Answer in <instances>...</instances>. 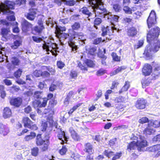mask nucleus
<instances>
[{
    "label": "nucleus",
    "instance_id": "2",
    "mask_svg": "<svg viewBox=\"0 0 160 160\" xmlns=\"http://www.w3.org/2000/svg\"><path fill=\"white\" fill-rule=\"evenodd\" d=\"M26 2V0H16L15 2L6 0L4 2V3H1V9L5 13L8 14L9 13L10 14H13L14 12L10 10L14 9L15 5L20 6L21 5L25 4Z\"/></svg>",
    "mask_w": 160,
    "mask_h": 160
},
{
    "label": "nucleus",
    "instance_id": "13",
    "mask_svg": "<svg viewBox=\"0 0 160 160\" xmlns=\"http://www.w3.org/2000/svg\"><path fill=\"white\" fill-rule=\"evenodd\" d=\"M139 139L140 140H137L136 142L138 150V151H140L141 150L142 148L147 146L148 144L147 141L143 137L140 135Z\"/></svg>",
    "mask_w": 160,
    "mask_h": 160
},
{
    "label": "nucleus",
    "instance_id": "16",
    "mask_svg": "<svg viewBox=\"0 0 160 160\" xmlns=\"http://www.w3.org/2000/svg\"><path fill=\"white\" fill-rule=\"evenodd\" d=\"M160 144L154 145L152 146L148 147L146 149V151L149 152H156L157 153L154 156V157L158 158L160 156Z\"/></svg>",
    "mask_w": 160,
    "mask_h": 160
},
{
    "label": "nucleus",
    "instance_id": "11",
    "mask_svg": "<svg viewBox=\"0 0 160 160\" xmlns=\"http://www.w3.org/2000/svg\"><path fill=\"white\" fill-rule=\"evenodd\" d=\"M147 23L149 28L154 26L157 23L156 13L154 11L151 12L147 20Z\"/></svg>",
    "mask_w": 160,
    "mask_h": 160
},
{
    "label": "nucleus",
    "instance_id": "64",
    "mask_svg": "<svg viewBox=\"0 0 160 160\" xmlns=\"http://www.w3.org/2000/svg\"><path fill=\"white\" fill-rule=\"evenodd\" d=\"M106 72L105 70L101 68L97 71L96 74L98 76H100L104 74Z\"/></svg>",
    "mask_w": 160,
    "mask_h": 160
},
{
    "label": "nucleus",
    "instance_id": "52",
    "mask_svg": "<svg viewBox=\"0 0 160 160\" xmlns=\"http://www.w3.org/2000/svg\"><path fill=\"white\" fill-rule=\"evenodd\" d=\"M105 40H102V38H98L94 39L93 41L92 44L94 45H97L102 42H104Z\"/></svg>",
    "mask_w": 160,
    "mask_h": 160
},
{
    "label": "nucleus",
    "instance_id": "21",
    "mask_svg": "<svg viewBox=\"0 0 160 160\" xmlns=\"http://www.w3.org/2000/svg\"><path fill=\"white\" fill-rule=\"evenodd\" d=\"M44 29L39 27L38 25H36L33 28H32L31 32L34 35H40L42 33Z\"/></svg>",
    "mask_w": 160,
    "mask_h": 160
},
{
    "label": "nucleus",
    "instance_id": "5",
    "mask_svg": "<svg viewBox=\"0 0 160 160\" xmlns=\"http://www.w3.org/2000/svg\"><path fill=\"white\" fill-rule=\"evenodd\" d=\"M54 95L52 93H49L47 95V97H44L42 98V102L40 100L35 99L32 102V106L34 108H42L45 107L47 104L48 100L53 98Z\"/></svg>",
    "mask_w": 160,
    "mask_h": 160
},
{
    "label": "nucleus",
    "instance_id": "6",
    "mask_svg": "<svg viewBox=\"0 0 160 160\" xmlns=\"http://www.w3.org/2000/svg\"><path fill=\"white\" fill-rule=\"evenodd\" d=\"M84 151L87 154L86 160H93L94 156L93 155L94 150L93 145L90 142H88L84 145Z\"/></svg>",
    "mask_w": 160,
    "mask_h": 160
},
{
    "label": "nucleus",
    "instance_id": "1",
    "mask_svg": "<svg viewBox=\"0 0 160 160\" xmlns=\"http://www.w3.org/2000/svg\"><path fill=\"white\" fill-rule=\"evenodd\" d=\"M160 32V29L158 27L151 29L149 31L147 34V40L150 44L147 47V52L155 53L159 50L160 48V41H157L156 42L152 44L150 43L152 41L157 39L159 35Z\"/></svg>",
    "mask_w": 160,
    "mask_h": 160
},
{
    "label": "nucleus",
    "instance_id": "34",
    "mask_svg": "<svg viewBox=\"0 0 160 160\" xmlns=\"http://www.w3.org/2000/svg\"><path fill=\"white\" fill-rule=\"evenodd\" d=\"M136 8L134 7H132L130 8L128 6H125L123 8V10L125 13L131 14H132V12H135Z\"/></svg>",
    "mask_w": 160,
    "mask_h": 160
},
{
    "label": "nucleus",
    "instance_id": "46",
    "mask_svg": "<svg viewBox=\"0 0 160 160\" xmlns=\"http://www.w3.org/2000/svg\"><path fill=\"white\" fill-rule=\"evenodd\" d=\"M150 120L146 117H142L139 119L138 122L141 124H143L145 123H148L150 122Z\"/></svg>",
    "mask_w": 160,
    "mask_h": 160
},
{
    "label": "nucleus",
    "instance_id": "44",
    "mask_svg": "<svg viewBox=\"0 0 160 160\" xmlns=\"http://www.w3.org/2000/svg\"><path fill=\"white\" fill-rule=\"evenodd\" d=\"M82 104V103H79L73 106V107L68 111V114L69 115H71L72 113L75 111Z\"/></svg>",
    "mask_w": 160,
    "mask_h": 160
},
{
    "label": "nucleus",
    "instance_id": "12",
    "mask_svg": "<svg viewBox=\"0 0 160 160\" xmlns=\"http://www.w3.org/2000/svg\"><path fill=\"white\" fill-rule=\"evenodd\" d=\"M57 131V137L58 139L61 141V144L63 145L64 143H67L68 141L69 137L66 135L65 132L62 131L61 129L58 128Z\"/></svg>",
    "mask_w": 160,
    "mask_h": 160
},
{
    "label": "nucleus",
    "instance_id": "15",
    "mask_svg": "<svg viewBox=\"0 0 160 160\" xmlns=\"http://www.w3.org/2000/svg\"><path fill=\"white\" fill-rule=\"evenodd\" d=\"M37 12V8H30L29 9L28 12L25 15V17L29 20L33 21L36 17Z\"/></svg>",
    "mask_w": 160,
    "mask_h": 160
},
{
    "label": "nucleus",
    "instance_id": "30",
    "mask_svg": "<svg viewBox=\"0 0 160 160\" xmlns=\"http://www.w3.org/2000/svg\"><path fill=\"white\" fill-rule=\"evenodd\" d=\"M130 87V82L128 81H126L124 85L119 91V93L120 94L123 92L128 91Z\"/></svg>",
    "mask_w": 160,
    "mask_h": 160
},
{
    "label": "nucleus",
    "instance_id": "62",
    "mask_svg": "<svg viewBox=\"0 0 160 160\" xmlns=\"http://www.w3.org/2000/svg\"><path fill=\"white\" fill-rule=\"evenodd\" d=\"M124 107V106L123 105L121 104H118L117 105L115 109L117 111L121 112L123 111Z\"/></svg>",
    "mask_w": 160,
    "mask_h": 160
},
{
    "label": "nucleus",
    "instance_id": "40",
    "mask_svg": "<svg viewBox=\"0 0 160 160\" xmlns=\"http://www.w3.org/2000/svg\"><path fill=\"white\" fill-rule=\"evenodd\" d=\"M78 73L77 71L72 69L71 70L69 73L70 78L71 79H76L78 77Z\"/></svg>",
    "mask_w": 160,
    "mask_h": 160
},
{
    "label": "nucleus",
    "instance_id": "60",
    "mask_svg": "<svg viewBox=\"0 0 160 160\" xmlns=\"http://www.w3.org/2000/svg\"><path fill=\"white\" fill-rule=\"evenodd\" d=\"M56 64L58 68L60 69H62L65 66L64 63L60 60L57 61Z\"/></svg>",
    "mask_w": 160,
    "mask_h": 160
},
{
    "label": "nucleus",
    "instance_id": "17",
    "mask_svg": "<svg viewBox=\"0 0 160 160\" xmlns=\"http://www.w3.org/2000/svg\"><path fill=\"white\" fill-rule=\"evenodd\" d=\"M147 104V101L142 98L137 100L135 103V106L138 109H143L146 108Z\"/></svg>",
    "mask_w": 160,
    "mask_h": 160
},
{
    "label": "nucleus",
    "instance_id": "7",
    "mask_svg": "<svg viewBox=\"0 0 160 160\" xmlns=\"http://www.w3.org/2000/svg\"><path fill=\"white\" fill-rule=\"evenodd\" d=\"M57 45L55 43H52L51 41L49 42H45L43 44L42 48L47 52L50 51L53 55L56 56Z\"/></svg>",
    "mask_w": 160,
    "mask_h": 160
},
{
    "label": "nucleus",
    "instance_id": "10",
    "mask_svg": "<svg viewBox=\"0 0 160 160\" xmlns=\"http://www.w3.org/2000/svg\"><path fill=\"white\" fill-rule=\"evenodd\" d=\"M20 62V60L18 58L12 57L11 58V63H7L6 67L9 71L13 70L16 68V66L19 65Z\"/></svg>",
    "mask_w": 160,
    "mask_h": 160
},
{
    "label": "nucleus",
    "instance_id": "9",
    "mask_svg": "<svg viewBox=\"0 0 160 160\" xmlns=\"http://www.w3.org/2000/svg\"><path fill=\"white\" fill-rule=\"evenodd\" d=\"M152 67L153 70L152 74V79H155L160 75V63L153 62H152Z\"/></svg>",
    "mask_w": 160,
    "mask_h": 160
},
{
    "label": "nucleus",
    "instance_id": "14",
    "mask_svg": "<svg viewBox=\"0 0 160 160\" xmlns=\"http://www.w3.org/2000/svg\"><path fill=\"white\" fill-rule=\"evenodd\" d=\"M10 104L16 108H19L22 104V99L20 97H12L10 98Z\"/></svg>",
    "mask_w": 160,
    "mask_h": 160
},
{
    "label": "nucleus",
    "instance_id": "51",
    "mask_svg": "<svg viewBox=\"0 0 160 160\" xmlns=\"http://www.w3.org/2000/svg\"><path fill=\"white\" fill-rule=\"evenodd\" d=\"M39 149L37 147H35L31 149V155L34 157L38 156V154Z\"/></svg>",
    "mask_w": 160,
    "mask_h": 160
},
{
    "label": "nucleus",
    "instance_id": "36",
    "mask_svg": "<svg viewBox=\"0 0 160 160\" xmlns=\"http://www.w3.org/2000/svg\"><path fill=\"white\" fill-rule=\"evenodd\" d=\"M148 125L155 128H158L160 127V122L157 120H150V122L148 123Z\"/></svg>",
    "mask_w": 160,
    "mask_h": 160
},
{
    "label": "nucleus",
    "instance_id": "54",
    "mask_svg": "<svg viewBox=\"0 0 160 160\" xmlns=\"http://www.w3.org/2000/svg\"><path fill=\"white\" fill-rule=\"evenodd\" d=\"M113 9L116 12H119L121 10V6L118 4L115 3L112 5Z\"/></svg>",
    "mask_w": 160,
    "mask_h": 160
},
{
    "label": "nucleus",
    "instance_id": "27",
    "mask_svg": "<svg viewBox=\"0 0 160 160\" xmlns=\"http://www.w3.org/2000/svg\"><path fill=\"white\" fill-rule=\"evenodd\" d=\"M74 32H75V31L72 30L71 28L68 29V33H62L60 35V37L58 36L57 37L58 39H61V38H63L65 39H67L68 38L70 37L72 33H73Z\"/></svg>",
    "mask_w": 160,
    "mask_h": 160
},
{
    "label": "nucleus",
    "instance_id": "55",
    "mask_svg": "<svg viewBox=\"0 0 160 160\" xmlns=\"http://www.w3.org/2000/svg\"><path fill=\"white\" fill-rule=\"evenodd\" d=\"M102 22V20L101 18H96L94 21V27L97 29V26L99 25Z\"/></svg>",
    "mask_w": 160,
    "mask_h": 160
},
{
    "label": "nucleus",
    "instance_id": "41",
    "mask_svg": "<svg viewBox=\"0 0 160 160\" xmlns=\"http://www.w3.org/2000/svg\"><path fill=\"white\" fill-rule=\"evenodd\" d=\"M84 63L88 67L90 68H93L95 65L94 61L88 59L85 60Z\"/></svg>",
    "mask_w": 160,
    "mask_h": 160
},
{
    "label": "nucleus",
    "instance_id": "49",
    "mask_svg": "<svg viewBox=\"0 0 160 160\" xmlns=\"http://www.w3.org/2000/svg\"><path fill=\"white\" fill-rule=\"evenodd\" d=\"M22 72V70L19 68L14 72L13 75L16 78H18L21 77Z\"/></svg>",
    "mask_w": 160,
    "mask_h": 160
},
{
    "label": "nucleus",
    "instance_id": "37",
    "mask_svg": "<svg viewBox=\"0 0 160 160\" xmlns=\"http://www.w3.org/2000/svg\"><path fill=\"white\" fill-rule=\"evenodd\" d=\"M111 56L113 61L117 62H119L121 61V56H118L116 53L112 52L111 54Z\"/></svg>",
    "mask_w": 160,
    "mask_h": 160
},
{
    "label": "nucleus",
    "instance_id": "4",
    "mask_svg": "<svg viewBox=\"0 0 160 160\" xmlns=\"http://www.w3.org/2000/svg\"><path fill=\"white\" fill-rule=\"evenodd\" d=\"M42 69H46L49 72H51L52 71L53 72H55V70L52 68H50L49 67L42 66V67L41 70L36 69L33 72V75L37 78L42 77V78H47L49 77L50 75V73L46 71H42Z\"/></svg>",
    "mask_w": 160,
    "mask_h": 160
},
{
    "label": "nucleus",
    "instance_id": "8",
    "mask_svg": "<svg viewBox=\"0 0 160 160\" xmlns=\"http://www.w3.org/2000/svg\"><path fill=\"white\" fill-rule=\"evenodd\" d=\"M22 123L25 128H27L31 130L36 131L38 129L36 124L34 123L28 117H24L22 118Z\"/></svg>",
    "mask_w": 160,
    "mask_h": 160
},
{
    "label": "nucleus",
    "instance_id": "33",
    "mask_svg": "<svg viewBox=\"0 0 160 160\" xmlns=\"http://www.w3.org/2000/svg\"><path fill=\"white\" fill-rule=\"evenodd\" d=\"M151 126H148L143 131V133L146 136L150 135L152 134L154 132L153 128L150 127Z\"/></svg>",
    "mask_w": 160,
    "mask_h": 160
},
{
    "label": "nucleus",
    "instance_id": "56",
    "mask_svg": "<svg viewBox=\"0 0 160 160\" xmlns=\"http://www.w3.org/2000/svg\"><path fill=\"white\" fill-rule=\"evenodd\" d=\"M76 3V1L74 0H69L65 2V4L70 6H74Z\"/></svg>",
    "mask_w": 160,
    "mask_h": 160
},
{
    "label": "nucleus",
    "instance_id": "57",
    "mask_svg": "<svg viewBox=\"0 0 160 160\" xmlns=\"http://www.w3.org/2000/svg\"><path fill=\"white\" fill-rule=\"evenodd\" d=\"M104 17L107 18L108 20H111L113 15L112 14V13L108 11L107 10V12L105 13L104 14Z\"/></svg>",
    "mask_w": 160,
    "mask_h": 160
},
{
    "label": "nucleus",
    "instance_id": "22",
    "mask_svg": "<svg viewBox=\"0 0 160 160\" xmlns=\"http://www.w3.org/2000/svg\"><path fill=\"white\" fill-rule=\"evenodd\" d=\"M66 28L65 26L62 27L61 26L57 25L56 26L55 30V33L56 34V36H60L62 33L63 32L66 31Z\"/></svg>",
    "mask_w": 160,
    "mask_h": 160
},
{
    "label": "nucleus",
    "instance_id": "53",
    "mask_svg": "<svg viewBox=\"0 0 160 160\" xmlns=\"http://www.w3.org/2000/svg\"><path fill=\"white\" fill-rule=\"evenodd\" d=\"M82 12L83 14L87 15L88 17L91 16L92 15V13L89 12L88 8L86 7H84L82 8Z\"/></svg>",
    "mask_w": 160,
    "mask_h": 160
},
{
    "label": "nucleus",
    "instance_id": "28",
    "mask_svg": "<svg viewBox=\"0 0 160 160\" xmlns=\"http://www.w3.org/2000/svg\"><path fill=\"white\" fill-rule=\"evenodd\" d=\"M10 32L9 28H2L1 29V34L2 37L7 39L9 36V33Z\"/></svg>",
    "mask_w": 160,
    "mask_h": 160
},
{
    "label": "nucleus",
    "instance_id": "61",
    "mask_svg": "<svg viewBox=\"0 0 160 160\" xmlns=\"http://www.w3.org/2000/svg\"><path fill=\"white\" fill-rule=\"evenodd\" d=\"M41 131L42 132H45L48 127V124L47 122L42 123L41 124Z\"/></svg>",
    "mask_w": 160,
    "mask_h": 160
},
{
    "label": "nucleus",
    "instance_id": "32",
    "mask_svg": "<svg viewBox=\"0 0 160 160\" xmlns=\"http://www.w3.org/2000/svg\"><path fill=\"white\" fill-rule=\"evenodd\" d=\"M71 135L73 140L78 141L80 139V137L79 135L74 130H71L70 132Z\"/></svg>",
    "mask_w": 160,
    "mask_h": 160
},
{
    "label": "nucleus",
    "instance_id": "39",
    "mask_svg": "<svg viewBox=\"0 0 160 160\" xmlns=\"http://www.w3.org/2000/svg\"><path fill=\"white\" fill-rule=\"evenodd\" d=\"M36 135L35 132H31L30 134L26 136L24 138L25 141H28L36 137Z\"/></svg>",
    "mask_w": 160,
    "mask_h": 160
},
{
    "label": "nucleus",
    "instance_id": "18",
    "mask_svg": "<svg viewBox=\"0 0 160 160\" xmlns=\"http://www.w3.org/2000/svg\"><path fill=\"white\" fill-rule=\"evenodd\" d=\"M21 28L23 32H27L32 29L33 25L27 20L24 19L21 22Z\"/></svg>",
    "mask_w": 160,
    "mask_h": 160
},
{
    "label": "nucleus",
    "instance_id": "24",
    "mask_svg": "<svg viewBox=\"0 0 160 160\" xmlns=\"http://www.w3.org/2000/svg\"><path fill=\"white\" fill-rule=\"evenodd\" d=\"M127 33L128 36L129 37H134L137 34V29L133 27H130L127 29Z\"/></svg>",
    "mask_w": 160,
    "mask_h": 160
},
{
    "label": "nucleus",
    "instance_id": "45",
    "mask_svg": "<svg viewBox=\"0 0 160 160\" xmlns=\"http://www.w3.org/2000/svg\"><path fill=\"white\" fill-rule=\"evenodd\" d=\"M68 151V148L65 145H63L62 148L58 151L59 153L62 156L65 155Z\"/></svg>",
    "mask_w": 160,
    "mask_h": 160
},
{
    "label": "nucleus",
    "instance_id": "47",
    "mask_svg": "<svg viewBox=\"0 0 160 160\" xmlns=\"http://www.w3.org/2000/svg\"><path fill=\"white\" fill-rule=\"evenodd\" d=\"M101 30L102 31L101 35L103 37H104L107 35L108 31H109V27L108 26H107L106 27L102 26V27Z\"/></svg>",
    "mask_w": 160,
    "mask_h": 160
},
{
    "label": "nucleus",
    "instance_id": "48",
    "mask_svg": "<svg viewBox=\"0 0 160 160\" xmlns=\"http://www.w3.org/2000/svg\"><path fill=\"white\" fill-rule=\"evenodd\" d=\"M114 152L112 151H108V150H105L103 154L108 158H110L114 155Z\"/></svg>",
    "mask_w": 160,
    "mask_h": 160
},
{
    "label": "nucleus",
    "instance_id": "25",
    "mask_svg": "<svg viewBox=\"0 0 160 160\" xmlns=\"http://www.w3.org/2000/svg\"><path fill=\"white\" fill-rule=\"evenodd\" d=\"M71 35V36L68 38V44L71 47H72L75 45L74 42H73L74 39L79 36V34L76 32H74Z\"/></svg>",
    "mask_w": 160,
    "mask_h": 160
},
{
    "label": "nucleus",
    "instance_id": "29",
    "mask_svg": "<svg viewBox=\"0 0 160 160\" xmlns=\"http://www.w3.org/2000/svg\"><path fill=\"white\" fill-rule=\"evenodd\" d=\"M97 50L96 47L90 46L89 48L86 49V51L88 55L94 56L96 55Z\"/></svg>",
    "mask_w": 160,
    "mask_h": 160
},
{
    "label": "nucleus",
    "instance_id": "35",
    "mask_svg": "<svg viewBox=\"0 0 160 160\" xmlns=\"http://www.w3.org/2000/svg\"><path fill=\"white\" fill-rule=\"evenodd\" d=\"M136 147H137L136 142L132 141L128 143L127 149L128 151L130 152L132 150H135Z\"/></svg>",
    "mask_w": 160,
    "mask_h": 160
},
{
    "label": "nucleus",
    "instance_id": "50",
    "mask_svg": "<svg viewBox=\"0 0 160 160\" xmlns=\"http://www.w3.org/2000/svg\"><path fill=\"white\" fill-rule=\"evenodd\" d=\"M81 27L80 24L79 22H75L72 26V29L74 31L79 29Z\"/></svg>",
    "mask_w": 160,
    "mask_h": 160
},
{
    "label": "nucleus",
    "instance_id": "19",
    "mask_svg": "<svg viewBox=\"0 0 160 160\" xmlns=\"http://www.w3.org/2000/svg\"><path fill=\"white\" fill-rule=\"evenodd\" d=\"M49 101L48 103L47 108H45L44 109V113L47 114L51 110L52 108L57 105L58 102L56 100L55 98H52L51 99L49 100Z\"/></svg>",
    "mask_w": 160,
    "mask_h": 160
},
{
    "label": "nucleus",
    "instance_id": "31",
    "mask_svg": "<svg viewBox=\"0 0 160 160\" xmlns=\"http://www.w3.org/2000/svg\"><path fill=\"white\" fill-rule=\"evenodd\" d=\"M126 68V67L124 66H122L120 67H119L114 70L111 72L110 73V75L111 76H112L115 75L118 73L125 70Z\"/></svg>",
    "mask_w": 160,
    "mask_h": 160
},
{
    "label": "nucleus",
    "instance_id": "38",
    "mask_svg": "<svg viewBox=\"0 0 160 160\" xmlns=\"http://www.w3.org/2000/svg\"><path fill=\"white\" fill-rule=\"evenodd\" d=\"M151 82V80L148 78L143 79L141 81L142 88H145L147 86H148Z\"/></svg>",
    "mask_w": 160,
    "mask_h": 160
},
{
    "label": "nucleus",
    "instance_id": "58",
    "mask_svg": "<svg viewBox=\"0 0 160 160\" xmlns=\"http://www.w3.org/2000/svg\"><path fill=\"white\" fill-rule=\"evenodd\" d=\"M122 154V152H117L115 154H114V156L112 158V160H116L117 159H119L121 157Z\"/></svg>",
    "mask_w": 160,
    "mask_h": 160
},
{
    "label": "nucleus",
    "instance_id": "20",
    "mask_svg": "<svg viewBox=\"0 0 160 160\" xmlns=\"http://www.w3.org/2000/svg\"><path fill=\"white\" fill-rule=\"evenodd\" d=\"M152 72V67L149 64L146 63L142 69V73L145 76L150 75Z\"/></svg>",
    "mask_w": 160,
    "mask_h": 160
},
{
    "label": "nucleus",
    "instance_id": "43",
    "mask_svg": "<svg viewBox=\"0 0 160 160\" xmlns=\"http://www.w3.org/2000/svg\"><path fill=\"white\" fill-rule=\"evenodd\" d=\"M0 95L2 98H4L6 96L5 87L3 85H0Z\"/></svg>",
    "mask_w": 160,
    "mask_h": 160
},
{
    "label": "nucleus",
    "instance_id": "23",
    "mask_svg": "<svg viewBox=\"0 0 160 160\" xmlns=\"http://www.w3.org/2000/svg\"><path fill=\"white\" fill-rule=\"evenodd\" d=\"M9 131V129L8 127L0 122V134L5 136L7 135Z\"/></svg>",
    "mask_w": 160,
    "mask_h": 160
},
{
    "label": "nucleus",
    "instance_id": "3",
    "mask_svg": "<svg viewBox=\"0 0 160 160\" xmlns=\"http://www.w3.org/2000/svg\"><path fill=\"white\" fill-rule=\"evenodd\" d=\"M50 134L46 133L44 135V139L42 138L41 134H38L36 139V144L38 146H42L40 150L42 152L47 151L48 149L50 144Z\"/></svg>",
    "mask_w": 160,
    "mask_h": 160
},
{
    "label": "nucleus",
    "instance_id": "63",
    "mask_svg": "<svg viewBox=\"0 0 160 160\" xmlns=\"http://www.w3.org/2000/svg\"><path fill=\"white\" fill-rule=\"evenodd\" d=\"M115 100L117 103L125 102V98L122 96H120L116 98Z\"/></svg>",
    "mask_w": 160,
    "mask_h": 160
},
{
    "label": "nucleus",
    "instance_id": "26",
    "mask_svg": "<svg viewBox=\"0 0 160 160\" xmlns=\"http://www.w3.org/2000/svg\"><path fill=\"white\" fill-rule=\"evenodd\" d=\"M12 111L10 108L7 107L4 108L2 116L4 118H9L12 116Z\"/></svg>",
    "mask_w": 160,
    "mask_h": 160
},
{
    "label": "nucleus",
    "instance_id": "59",
    "mask_svg": "<svg viewBox=\"0 0 160 160\" xmlns=\"http://www.w3.org/2000/svg\"><path fill=\"white\" fill-rule=\"evenodd\" d=\"M22 42V41L19 40H16L13 43L12 46V48L14 49H17L20 45Z\"/></svg>",
    "mask_w": 160,
    "mask_h": 160
},
{
    "label": "nucleus",
    "instance_id": "42",
    "mask_svg": "<svg viewBox=\"0 0 160 160\" xmlns=\"http://www.w3.org/2000/svg\"><path fill=\"white\" fill-rule=\"evenodd\" d=\"M42 91H35L33 94V97L34 98L37 99V100L40 99L42 98Z\"/></svg>",
    "mask_w": 160,
    "mask_h": 160
}]
</instances>
